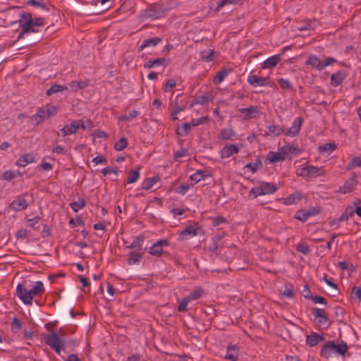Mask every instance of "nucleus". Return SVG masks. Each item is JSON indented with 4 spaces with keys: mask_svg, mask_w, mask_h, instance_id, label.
I'll list each match as a JSON object with an SVG mask.
<instances>
[{
    "mask_svg": "<svg viewBox=\"0 0 361 361\" xmlns=\"http://www.w3.org/2000/svg\"><path fill=\"white\" fill-rule=\"evenodd\" d=\"M27 4L34 6L39 7L42 9L46 11H49L50 7L54 8L53 6L43 3L42 1H27Z\"/></svg>",
    "mask_w": 361,
    "mask_h": 361,
    "instance_id": "55",
    "label": "nucleus"
},
{
    "mask_svg": "<svg viewBox=\"0 0 361 361\" xmlns=\"http://www.w3.org/2000/svg\"><path fill=\"white\" fill-rule=\"evenodd\" d=\"M203 295V290L201 288H198L196 290L192 291L187 297L190 299V301L195 300L200 298Z\"/></svg>",
    "mask_w": 361,
    "mask_h": 361,
    "instance_id": "49",
    "label": "nucleus"
},
{
    "mask_svg": "<svg viewBox=\"0 0 361 361\" xmlns=\"http://www.w3.org/2000/svg\"><path fill=\"white\" fill-rule=\"evenodd\" d=\"M286 156L281 152V147L279 149V151L276 152L273 151H270L267 156V159L270 163H276L279 161H281L285 160Z\"/></svg>",
    "mask_w": 361,
    "mask_h": 361,
    "instance_id": "25",
    "label": "nucleus"
},
{
    "mask_svg": "<svg viewBox=\"0 0 361 361\" xmlns=\"http://www.w3.org/2000/svg\"><path fill=\"white\" fill-rule=\"evenodd\" d=\"M281 152L285 154L286 157L289 156L288 159H291L293 157L300 154L302 149L296 145H288L281 147Z\"/></svg>",
    "mask_w": 361,
    "mask_h": 361,
    "instance_id": "18",
    "label": "nucleus"
},
{
    "mask_svg": "<svg viewBox=\"0 0 361 361\" xmlns=\"http://www.w3.org/2000/svg\"><path fill=\"white\" fill-rule=\"evenodd\" d=\"M16 176V173H15L14 171H13L11 170H8V171H4L1 174V178L4 179V180H8V181H10L12 179L15 178Z\"/></svg>",
    "mask_w": 361,
    "mask_h": 361,
    "instance_id": "58",
    "label": "nucleus"
},
{
    "mask_svg": "<svg viewBox=\"0 0 361 361\" xmlns=\"http://www.w3.org/2000/svg\"><path fill=\"white\" fill-rule=\"evenodd\" d=\"M70 207L75 212H77L85 207V201L80 199L78 201L70 203Z\"/></svg>",
    "mask_w": 361,
    "mask_h": 361,
    "instance_id": "50",
    "label": "nucleus"
},
{
    "mask_svg": "<svg viewBox=\"0 0 361 361\" xmlns=\"http://www.w3.org/2000/svg\"><path fill=\"white\" fill-rule=\"evenodd\" d=\"M261 188L263 190V195H270L278 190L279 187L274 183L268 182H262L260 183Z\"/></svg>",
    "mask_w": 361,
    "mask_h": 361,
    "instance_id": "32",
    "label": "nucleus"
},
{
    "mask_svg": "<svg viewBox=\"0 0 361 361\" xmlns=\"http://www.w3.org/2000/svg\"><path fill=\"white\" fill-rule=\"evenodd\" d=\"M240 116L243 120H249L251 118H258L260 115V111L257 106H250L247 108H240L238 109Z\"/></svg>",
    "mask_w": 361,
    "mask_h": 361,
    "instance_id": "11",
    "label": "nucleus"
},
{
    "mask_svg": "<svg viewBox=\"0 0 361 361\" xmlns=\"http://www.w3.org/2000/svg\"><path fill=\"white\" fill-rule=\"evenodd\" d=\"M170 8L164 5V1H159L150 4L147 8L145 10V16L157 19L164 16Z\"/></svg>",
    "mask_w": 361,
    "mask_h": 361,
    "instance_id": "7",
    "label": "nucleus"
},
{
    "mask_svg": "<svg viewBox=\"0 0 361 361\" xmlns=\"http://www.w3.org/2000/svg\"><path fill=\"white\" fill-rule=\"evenodd\" d=\"M68 90V87L66 85L54 84V85H52L51 86V87L47 90L46 94L47 96H50L53 94L58 93V92H62L64 90Z\"/></svg>",
    "mask_w": 361,
    "mask_h": 361,
    "instance_id": "40",
    "label": "nucleus"
},
{
    "mask_svg": "<svg viewBox=\"0 0 361 361\" xmlns=\"http://www.w3.org/2000/svg\"><path fill=\"white\" fill-rule=\"evenodd\" d=\"M132 8V1H123V4L119 8L121 13H124L130 11Z\"/></svg>",
    "mask_w": 361,
    "mask_h": 361,
    "instance_id": "64",
    "label": "nucleus"
},
{
    "mask_svg": "<svg viewBox=\"0 0 361 361\" xmlns=\"http://www.w3.org/2000/svg\"><path fill=\"white\" fill-rule=\"evenodd\" d=\"M247 81L253 87L258 86L265 87L267 84H269L267 82L268 81V77H259L256 75H249Z\"/></svg>",
    "mask_w": 361,
    "mask_h": 361,
    "instance_id": "19",
    "label": "nucleus"
},
{
    "mask_svg": "<svg viewBox=\"0 0 361 361\" xmlns=\"http://www.w3.org/2000/svg\"><path fill=\"white\" fill-rule=\"evenodd\" d=\"M56 113L57 109L55 106L45 105L37 109V112L32 116L31 121L37 126L51 116L56 114Z\"/></svg>",
    "mask_w": 361,
    "mask_h": 361,
    "instance_id": "5",
    "label": "nucleus"
},
{
    "mask_svg": "<svg viewBox=\"0 0 361 361\" xmlns=\"http://www.w3.org/2000/svg\"><path fill=\"white\" fill-rule=\"evenodd\" d=\"M214 50L209 49V51H204L201 53L202 59L205 62H210L212 61V56Z\"/></svg>",
    "mask_w": 361,
    "mask_h": 361,
    "instance_id": "56",
    "label": "nucleus"
},
{
    "mask_svg": "<svg viewBox=\"0 0 361 361\" xmlns=\"http://www.w3.org/2000/svg\"><path fill=\"white\" fill-rule=\"evenodd\" d=\"M263 190L261 188V186L252 188L249 193H248V198L249 199H255L258 196L264 195H263Z\"/></svg>",
    "mask_w": 361,
    "mask_h": 361,
    "instance_id": "46",
    "label": "nucleus"
},
{
    "mask_svg": "<svg viewBox=\"0 0 361 361\" xmlns=\"http://www.w3.org/2000/svg\"><path fill=\"white\" fill-rule=\"evenodd\" d=\"M22 326L21 322L16 317L13 318L11 322V330L13 332H18Z\"/></svg>",
    "mask_w": 361,
    "mask_h": 361,
    "instance_id": "60",
    "label": "nucleus"
},
{
    "mask_svg": "<svg viewBox=\"0 0 361 361\" xmlns=\"http://www.w3.org/2000/svg\"><path fill=\"white\" fill-rule=\"evenodd\" d=\"M190 299L188 298V297H185L183 298H182L179 302H178V311L179 312H185L187 310V305L190 302Z\"/></svg>",
    "mask_w": 361,
    "mask_h": 361,
    "instance_id": "52",
    "label": "nucleus"
},
{
    "mask_svg": "<svg viewBox=\"0 0 361 361\" xmlns=\"http://www.w3.org/2000/svg\"><path fill=\"white\" fill-rule=\"evenodd\" d=\"M128 145V139L125 137L120 138L114 145V149L116 151H121L127 147Z\"/></svg>",
    "mask_w": 361,
    "mask_h": 361,
    "instance_id": "44",
    "label": "nucleus"
},
{
    "mask_svg": "<svg viewBox=\"0 0 361 361\" xmlns=\"http://www.w3.org/2000/svg\"><path fill=\"white\" fill-rule=\"evenodd\" d=\"M318 334L312 332L307 336L306 344L310 347L315 346L318 343Z\"/></svg>",
    "mask_w": 361,
    "mask_h": 361,
    "instance_id": "42",
    "label": "nucleus"
},
{
    "mask_svg": "<svg viewBox=\"0 0 361 361\" xmlns=\"http://www.w3.org/2000/svg\"><path fill=\"white\" fill-rule=\"evenodd\" d=\"M303 118L300 116L297 117L293 122L290 128L288 130L285 129L284 135L288 137H295L299 135Z\"/></svg>",
    "mask_w": 361,
    "mask_h": 361,
    "instance_id": "12",
    "label": "nucleus"
},
{
    "mask_svg": "<svg viewBox=\"0 0 361 361\" xmlns=\"http://www.w3.org/2000/svg\"><path fill=\"white\" fill-rule=\"evenodd\" d=\"M169 245L170 242L169 240L161 239L152 244V245L149 247L148 252L152 256L159 257L165 253L163 250L164 247H168Z\"/></svg>",
    "mask_w": 361,
    "mask_h": 361,
    "instance_id": "8",
    "label": "nucleus"
},
{
    "mask_svg": "<svg viewBox=\"0 0 361 361\" xmlns=\"http://www.w3.org/2000/svg\"><path fill=\"white\" fill-rule=\"evenodd\" d=\"M235 133L232 128H224L218 134V138L221 140H232Z\"/></svg>",
    "mask_w": 361,
    "mask_h": 361,
    "instance_id": "34",
    "label": "nucleus"
},
{
    "mask_svg": "<svg viewBox=\"0 0 361 361\" xmlns=\"http://www.w3.org/2000/svg\"><path fill=\"white\" fill-rule=\"evenodd\" d=\"M191 127V124L188 123H185L183 124L181 127L178 128V129L176 130V134L180 136L185 137L187 135H188V133L190 132Z\"/></svg>",
    "mask_w": 361,
    "mask_h": 361,
    "instance_id": "41",
    "label": "nucleus"
},
{
    "mask_svg": "<svg viewBox=\"0 0 361 361\" xmlns=\"http://www.w3.org/2000/svg\"><path fill=\"white\" fill-rule=\"evenodd\" d=\"M263 165L259 157H257L254 163H248L243 168L244 173L250 171L252 173H255L257 171L261 169Z\"/></svg>",
    "mask_w": 361,
    "mask_h": 361,
    "instance_id": "26",
    "label": "nucleus"
},
{
    "mask_svg": "<svg viewBox=\"0 0 361 361\" xmlns=\"http://www.w3.org/2000/svg\"><path fill=\"white\" fill-rule=\"evenodd\" d=\"M312 313L314 317V322L319 326H322L326 324L329 321L328 314L325 312L324 310L314 307L312 310Z\"/></svg>",
    "mask_w": 361,
    "mask_h": 361,
    "instance_id": "13",
    "label": "nucleus"
},
{
    "mask_svg": "<svg viewBox=\"0 0 361 361\" xmlns=\"http://www.w3.org/2000/svg\"><path fill=\"white\" fill-rule=\"evenodd\" d=\"M212 219V225L214 227H216L222 224H224L226 222V218L221 216H218L216 217L211 218Z\"/></svg>",
    "mask_w": 361,
    "mask_h": 361,
    "instance_id": "57",
    "label": "nucleus"
},
{
    "mask_svg": "<svg viewBox=\"0 0 361 361\" xmlns=\"http://www.w3.org/2000/svg\"><path fill=\"white\" fill-rule=\"evenodd\" d=\"M35 161V157L30 154L27 153L21 155L16 161V165L18 166L24 167L30 163Z\"/></svg>",
    "mask_w": 361,
    "mask_h": 361,
    "instance_id": "31",
    "label": "nucleus"
},
{
    "mask_svg": "<svg viewBox=\"0 0 361 361\" xmlns=\"http://www.w3.org/2000/svg\"><path fill=\"white\" fill-rule=\"evenodd\" d=\"M277 82L279 83V87L282 90H291L293 89V85L290 82L285 78H280L277 79Z\"/></svg>",
    "mask_w": 361,
    "mask_h": 361,
    "instance_id": "51",
    "label": "nucleus"
},
{
    "mask_svg": "<svg viewBox=\"0 0 361 361\" xmlns=\"http://www.w3.org/2000/svg\"><path fill=\"white\" fill-rule=\"evenodd\" d=\"M294 288L293 286L290 283L286 284L285 286L284 290L283 291V295L287 298H293L294 295Z\"/></svg>",
    "mask_w": 361,
    "mask_h": 361,
    "instance_id": "54",
    "label": "nucleus"
},
{
    "mask_svg": "<svg viewBox=\"0 0 361 361\" xmlns=\"http://www.w3.org/2000/svg\"><path fill=\"white\" fill-rule=\"evenodd\" d=\"M320 213L317 207H312L308 210L299 209L296 212L294 218L302 222H305L310 217L317 216Z\"/></svg>",
    "mask_w": 361,
    "mask_h": 361,
    "instance_id": "10",
    "label": "nucleus"
},
{
    "mask_svg": "<svg viewBox=\"0 0 361 361\" xmlns=\"http://www.w3.org/2000/svg\"><path fill=\"white\" fill-rule=\"evenodd\" d=\"M142 258V254L135 252L131 251L129 253V257L128 259V264L129 265H133L135 264H138L141 259Z\"/></svg>",
    "mask_w": 361,
    "mask_h": 361,
    "instance_id": "38",
    "label": "nucleus"
},
{
    "mask_svg": "<svg viewBox=\"0 0 361 361\" xmlns=\"http://www.w3.org/2000/svg\"><path fill=\"white\" fill-rule=\"evenodd\" d=\"M210 176L211 174L207 171L197 170L195 173L190 176V179L197 183L202 180H204L207 177Z\"/></svg>",
    "mask_w": 361,
    "mask_h": 361,
    "instance_id": "33",
    "label": "nucleus"
},
{
    "mask_svg": "<svg viewBox=\"0 0 361 361\" xmlns=\"http://www.w3.org/2000/svg\"><path fill=\"white\" fill-rule=\"evenodd\" d=\"M357 184V176L355 173H353L349 179L345 181L343 185L340 187L339 192L342 193H348L352 192L355 186Z\"/></svg>",
    "mask_w": 361,
    "mask_h": 361,
    "instance_id": "14",
    "label": "nucleus"
},
{
    "mask_svg": "<svg viewBox=\"0 0 361 361\" xmlns=\"http://www.w3.org/2000/svg\"><path fill=\"white\" fill-rule=\"evenodd\" d=\"M224 359L231 361H237L239 357V347L237 344L229 343L226 347V353Z\"/></svg>",
    "mask_w": 361,
    "mask_h": 361,
    "instance_id": "15",
    "label": "nucleus"
},
{
    "mask_svg": "<svg viewBox=\"0 0 361 361\" xmlns=\"http://www.w3.org/2000/svg\"><path fill=\"white\" fill-rule=\"evenodd\" d=\"M356 167H361V158L359 157H353L346 166L347 170H351Z\"/></svg>",
    "mask_w": 361,
    "mask_h": 361,
    "instance_id": "47",
    "label": "nucleus"
},
{
    "mask_svg": "<svg viewBox=\"0 0 361 361\" xmlns=\"http://www.w3.org/2000/svg\"><path fill=\"white\" fill-rule=\"evenodd\" d=\"M325 171L323 167H317L312 165L308 166L307 174L309 178H317L324 176Z\"/></svg>",
    "mask_w": 361,
    "mask_h": 361,
    "instance_id": "30",
    "label": "nucleus"
},
{
    "mask_svg": "<svg viewBox=\"0 0 361 361\" xmlns=\"http://www.w3.org/2000/svg\"><path fill=\"white\" fill-rule=\"evenodd\" d=\"M302 199L301 192L297 191L290 194L286 198H282L283 204L286 205H291L298 203Z\"/></svg>",
    "mask_w": 361,
    "mask_h": 361,
    "instance_id": "23",
    "label": "nucleus"
},
{
    "mask_svg": "<svg viewBox=\"0 0 361 361\" xmlns=\"http://www.w3.org/2000/svg\"><path fill=\"white\" fill-rule=\"evenodd\" d=\"M348 73L343 70L336 71L331 75V85L333 87H338L347 77Z\"/></svg>",
    "mask_w": 361,
    "mask_h": 361,
    "instance_id": "20",
    "label": "nucleus"
},
{
    "mask_svg": "<svg viewBox=\"0 0 361 361\" xmlns=\"http://www.w3.org/2000/svg\"><path fill=\"white\" fill-rule=\"evenodd\" d=\"M232 71V69H222L219 71L214 78V82L215 84H220L228 76V73Z\"/></svg>",
    "mask_w": 361,
    "mask_h": 361,
    "instance_id": "39",
    "label": "nucleus"
},
{
    "mask_svg": "<svg viewBox=\"0 0 361 361\" xmlns=\"http://www.w3.org/2000/svg\"><path fill=\"white\" fill-rule=\"evenodd\" d=\"M160 180L158 176L145 178L142 183V188L145 190L151 189Z\"/></svg>",
    "mask_w": 361,
    "mask_h": 361,
    "instance_id": "36",
    "label": "nucleus"
},
{
    "mask_svg": "<svg viewBox=\"0 0 361 361\" xmlns=\"http://www.w3.org/2000/svg\"><path fill=\"white\" fill-rule=\"evenodd\" d=\"M80 128V121L75 120L71 124H68L56 132L58 136L66 137L77 133Z\"/></svg>",
    "mask_w": 361,
    "mask_h": 361,
    "instance_id": "9",
    "label": "nucleus"
},
{
    "mask_svg": "<svg viewBox=\"0 0 361 361\" xmlns=\"http://www.w3.org/2000/svg\"><path fill=\"white\" fill-rule=\"evenodd\" d=\"M144 240L145 236L143 235H140L136 236L130 245H127V243L126 241H124L123 245L126 246V248L136 249L137 250H140L142 247Z\"/></svg>",
    "mask_w": 361,
    "mask_h": 361,
    "instance_id": "24",
    "label": "nucleus"
},
{
    "mask_svg": "<svg viewBox=\"0 0 361 361\" xmlns=\"http://www.w3.org/2000/svg\"><path fill=\"white\" fill-rule=\"evenodd\" d=\"M281 60L280 54H276L269 57L262 63V68L267 69L275 67Z\"/></svg>",
    "mask_w": 361,
    "mask_h": 361,
    "instance_id": "22",
    "label": "nucleus"
},
{
    "mask_svg": "<svg viewBox=\"0 0 361 361\" xmlns=\"http://www.w3.org/2000/svg\"><path fill=\"white\" fill-rule=\"evenodd\" d=\"M161 42L162 39L159 37L144 39L142 42V44L139 47L138 51H141L146 47H155Z\"/></svg>",
    "mask_w": 361,
    "mask_h": 361,
    "instance_id": "29",
    "label": "nucleus"
},
{
    "mask_svg": "<svg viewBox=\"0 0 361 361\" xmlns=\"http://www.w3.org/2000/svg\"><path fill=\"white\" fill-rule=\"evenodd\" d=\"M19 23L22 31L18 35V39L23 37V35L27 33L39 32V29L34 25L32 16L30 13L23 12L20 13Z\"/></svg>",
    "mask_w": 361,
    "mask_h": 361,
    "instance_id": "4",
    "label": "nucleus"
},
{
    "mask_svg": "<svg viewBox=\"0 0 361 361\" xmlns=\"http://www.w3.org/2000/svg\"><path fill=\"white\" fill-rule=\"evenodd\" d=\"M267 130L266 131L267 135H272L274 137L284 135L285 127L279 125H269L267 127Z\"/></svg>",
    "mask_w": 361,
    "mask_h": 361,
    "instance_id": "21",
    "label": "nucleus"
},
{
    "mask_svg": "<svg viewBox=\"0 0 361 361\" xmlns=\"http://www.w3.org/2000/svg\"><path fill=\"white\" fill-rule=\"evenodd\" d=\"M28 207V203L26 200L21 195H18L10 204L9 207L11 209L20 212L25 209Z\"/></svg>",
    "mask_w": 361,
    "mask_h": 361,
    "instance_id": "16",
    "label": "nucleus"
},
{
    "mask_svg": "<svg viewBox=\"0 0 361 361\" xmlns=\"http://www.w3.org/2000/svg\"><path fill=\"white\" fill-rule=\"evenodd\" d=\"M210 97L207 94L197 96L190 104V107L192 108L195 104H207L210 101Z\"/></svg>",
    "mask_w": 361,
    "mask_h": 361,
    "instance_id": "37",
    "label": "nucleus"
},
{
    "mask_svg": "<svg viewBox=\"0 0 361 361\" xmlns=\"http://www.w3.org/2000/svg\"><path fill=\"white\" fill-rule=\"evenodd\" d=\"M240 147L236 144L226 145L220 151L221 159L228 158L231 156L238 154Z\"/></svg>",
    "mask_w": 361,
    "mask_h": 361,
    "instance_id": "17",
    "label": "nucleus"
},
{
    "mask_svg": "<svg viewBox=\"0 0 361 361\" xmlns=\"http://www.w3.org/2000/svg\"><path fill=\"white\" fill-rule=\"evenodd\" d=\"M336 149V145L334 143H331V142L326 143V144L319 147V150L321 152L331 153Z\"/></svg>",
    "mask_w": 361,
    "mask_h": 361,
    "instance_id": "48",
    "label": "nucleus"
},
{
    "mask_svg": "<svg viewBox=\"0 0 361 361\" xmlns=\"http://www.w3.org/2000/svg\"><path fill=\"white\" fill-rule=\"evenodd\" d=\"M44 293V284L40 281H37L31 289H27L23 283H18L16 290L18 298L27 305H32L33 298L42 296Z\"/></svg>",
    "mask_w": 361,
    "mask_h": 361,
    "instance_id": "1",
    "label": "nucleus"
},
{
    "mask_svg": "<svg viewBox=\"0 0 361 361\" xmlns=\"http://www.w3.org/2000/svg\"><path fill=\"white\" fill-rule=\"evenodd\" d=\"M170 63L169 59L166 58H160L152 60L153 66L156 67L158 66H161L164 68L166 67Z\"/></svg>",
    "mask_w": 361,
    "mask_h": 361,
    "instance_id": "53",
    "label": "nucleus"
},
{
    "mask_svg": "<svg viewBox=\"0 0 361 361\" xmlns=\"http://www.w3.org/2000/svg\"><path fill=\"white\" fill-rule=\"evenodd\" d=\"M311 300L314 303V304H323V305H327V300L326 298H324V297L322 296H320V295H314V296H312Z\"/></svg>",
    "mask_w": 361,
    "mask_h": 361,
    "instance_id": "63",
    "label": "nucleus"
},
{
    "mask_svg": "<svg viewBox=\"0 0 361 361\" xmlns=\"http://www.w3.org/2000/svg\"><path fill=\"white\" fill-rule=\"evenodd\" d=\"M189 154L188 150L185 148H181L174 153L173 159L178 160L180 158L185 157Z\"/></svg>",
    "mask_w": 361,
    "mask_h": 361,
    "instance_id": "59",
    "label": "nucleus"
},
{
    "mask_svg": "<svg viewBox=\"0 0 361 361\" xmlns=\"http://www.w3.org/2000/svg\"><path fill=\"white\" fill-rule=\"evenodd\" d=\"M296 250L303 255H307L310 252L309 246L303 243H299L297 245Z\"/></svg>",
    "mask_w": 361,
    "mask_h": 361,
    "instance_id": "61",
    "label": "nucleus"
},
{
    "mask_svg": "<svg viewBox=\"0 0 361 361\" xmlns=\"http://www.w3.org/2000/svg\"><path fill=\"white\" fill-rule=\"evenodd\" d=\"M140 114V111L137 110L131 111L128 114L122 115L119 117L120 121H131L133 118Z\"/></svg>",
    "mask_w": 361,
    "mask_h": 361,
    "instance_id": "45",
    "label": "nucleus"
},
{
    "mask_svg": "<svg viewBox=\"0 0 361 361\" xmlns=\"http://www.w3.org/2000/svg\"><path fill=\"white\" fill-rule=\"evenodd\" d=\"M318 25H319V23L315 18H313L304 22L303 25L298 27V29L300 31L313 30Z\"/></svg>",
    "mask_w": 361,
    "mask_h": 361,
    "instance_id": "35",
    "label": "nucleus"
},
{
    "mask_svg": "<svg viewBox=\"0 0 361 361\" xmlns=\"http://www.w3.org/2000/svg\"><path fill=\"white\" fill-rule=\"evenodd\" d=\"M344 310L340 306H336L334 308V314L337 320L341 321L343 319Z\"/></svg>",
    "mask_w": 361,
    "mask_h": 361,
    "instance_id": "62",
    "label": "nucleus"
},
{
    "mask_svg": "<svg viewBox=\"0 0 361 361\" xmlns=\"http://www.w3.org/2000/svg\"><path fill=\"white\" fill-rule=\"evenodd\" d=\"M199 227H196L193 225H190L185 227V228L179 233V240H183L185 239V236L190 235L195 236L198 234Z\"/></svg>",
    "mask_w": 361,
    "mask_h": 361,
    "instance_id": "27",
    "label": "nucleus"
},
{
    "mask_svg": "<svg viewBox=\"0 0 361 361\" xmlns=\"http://www.w3.org/2000/svg\"><path fill=\"white\" fill-rule=\"evenodd\" d=\"M305 64L306 66H311L318 71L322 70V61L314 54L310 55L306 60Z\"/></svg>",
    "mask_w": 361,
    "mask_h": 361,
    "instance_id": "28",
    "label": "nucleus"
},
{
    "mask_svg": "<svg viewBox=\"0 0 361 361\" xmlns=\"http://www.w3.org/2000/svg\"><path fill=\"white\" fill-rule=\"evenodd\" d=\"M42 336L44 338L45 343L54 350L56 354L60 355L61 350L65 348L64 340L56 332L51 331L49 334H42Z\"/></svg>",
    "mask_w": 361,
    "mask_h": 361,
    "instance_id": "3",
    "label": "nucleus"
},
{
    "mask_svg": "<svg viewBox=\"0 0 361 361\" xmlns=\"http://www.w3.org/2000/svg\"><path fill=\"white\" fill-rule=\"evenodd\" d=\"M84 5L90 4V8H83L86 15H99L109 10L111 6V1H82Z\"/></svg>",
    "mask_w": 361,
    "mask_h": 361,
    "instance_id": "6",
    "label": "nucleus"
},
{
    "mask_svg": "<svg viewBox=\"0 0 361 361\" xmlns=\"http://www.w3.org/2000/svg\"><path fill=\"white\" fill-rule=\"evenodd\" d=\"M348 350L347 343L341 341L339 343H335L334 341H329L324 343L320 350V355L324 358H329L332 354L345 356Z\"/></svg>",
    "mask_w": 361,
    "mask_h": 361,
    "instance_id": "2",
    "label": "nucleus"
},
{
    "mask_svg": "<svg viewBox=\"0 0 361 361\" xmlns=\"http://www.w3.org/2000/svg\"><path fill=\"white\" fill-rule=\"evenodd\" d=\"M140 178L139 169L134 171H130L127 178V183L130 184L136 182Z\"/></svg>",
    "mask_w": 361,
    "mask_h": 361,
    "instance_id": "43",
    "label": "nucleus"
}]
</instances>
